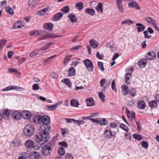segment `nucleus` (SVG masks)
<instances>
[{"instance_id": "f257e3e1", "label": "nucleus", "mask_w": 159, "mask_h": 159, "mask_svg": "<svg viewBox=\"0 0 159 159\" xmlns=\"http://www.w3.org/2000/svg\"><path fill=\"white\" fill-rule=\"evenodd\" d=\"M40 131V133L37 134L35 135L34 138V140L36 142H40L43 140L44 141H48L50 138L49 132L44 130L43 132L42 130L39 129Z\"/></svg>"}, {"instance_id": "f03ea898", "label": "nucleus", "mask_w": 159, "mask_h": 159, "mask_svg": "<svg viewBox=\"0 0 159 159\" xmlns=\"http://www.w3.org/2000/svg\"><path fill=\"white\" fill-rule=\"evenodd\" d=\"M43 125H41L39 127V129L42 130L43 132L44 130L49 132L51 128L49 125L50 123V117L47 116H42L41 122Z\"/></svg>"}, {"instance_id": "7ed1b4c3", "label": "nucleus", "mask_w": 159, "mask_h": 159, "mask_svg": "<svg viewBox=\"0 0 159 159\" xmlns=\"http://www.w3.org/2000/svg\"><path fill=\"white\" fill-rule=\"evenodd\" d=\"M43 35V36L40 37L39 39V40H41L44 39H46L47 38H54L58 37H60V36H57L56 34H49L47 33L44 31H36L35 30V36H40Z\"/></svg>"}, {"instance_id": "20e7f679", "label": "nucleus", "mask_w": 159, "mask_h": 159, "mask_svg": "<svg viewBox=\"0 0 159 159\" xmlns=\"http://www.w3.org/2000/svg\"><path fill=\"white\" fill-rule=\"evenodd\" d=\"M55 145V143L53 141H52L46 144L42 148V152L43 154L45 156L49 155L52 152V148Z\"/></svg>"}, {"instance_id": "39448f33", "label": "nucleus", "mask_w": 159, "mask_h": 159, "mask_svg": "<svg viewBox=\"0 0 159 159\" xmlns=\"http://www.w3.org/2000/svg\"><path fill=\"white\" fill-rule=\"evenodd\" d=\"M34 126L31 124L26 125L23 130L24 135L27 137L32 136L34 134Z\"/></svg>"}, {"instance_id": "423d86ee", "label": "nucleus", "mask_w": 159, "mask_h": 159, "mask_svg": "<svg viewBox=\"0 0 159 159\" xmlns=\"http://www.w3.org/2000/svg\"><path fill=\"white\" fill-rule=\"evenodd\" d=\"M111 81V79H110L107 81L105 79H102L100 82V86L103 88L102 91L105 90L107 88L109 87Z\"/></svg>"}, {"instance_id": "0eeeda50", "label": "nucleus", "mask_w": 159, "mask_h": 159, "mask_svg": "<svg viewBox=\"0 0 159 159\" xmlns=\"http://www.w3.org/2000/svg\"><path fill=\"white\" fill-rule=\"evenodd\" d=\"M83 62L88 71L91 72L93 71V65L91 60L89 59H85Z\"/></svg>"}, {"instance_id": "6e6552de", "label": "nucleus", "mask_w": 159, "mask_h": 159, "mask_svg": "<svg viewBox=\"0 0 159 159\" xmlns=\"http://www.w3.org/2000/svg\"><path fill=\"white\" fill-rule=\"evenodd\" d=\"M11 89H16L17 91H23L25 89L21 87L18 86H10L2 89L3 91H7Z\"/></svg>"}, {"instance_id": "1a4fd4ad", "label": "nucleus", "mask_w": 159, "mask_h": 159, "mask_svg": "<svg viewBox=\"0 0 159 159\" xmlns=\"http://www.w3.org/2000/svg\"><path fill=\"white\" fill-rule=\"evenodd\" d=\"M156 57V53L153 51L147 52L145 55L146 59L148 60H152L155 59Z\"/></svg>"}, {"instance_id": "9d476101", "label": "nucleus", "mask_w": 159, "mask_h": 159, "mask_svg": "<svg viewBox=\"0 0 159 159\" xmlns=\"http://www.w3.org/2000/svg\"><path fill=\"white\" fill-rule=\"evenodd\" d=\"M116 134L115 132L113 134L109 129H106L104 133V136L107 139H111L112 137H115Z\"/></svg>"}, {"instance_id": "9b49d317", "label": "nucleus", "mask_w": 159, "mask_h": 159, "mask_svg": "<svg viewBox=\"0 0 159 159\" xmlns=\"http://www.w3.org/2000/svg\"><path fill=\"white\" fill-rule=\"evenodd\" d=\"M133 70L132 69H128V73L126 74L125 76V81L126 83L128 84L130 83V77L132 76L131 74Z\"/></svg>"}, {"instance_id": "f8f14e48", "label": "nucleus", "mask_w": 159, "mask_h": 159, "mask_svg": "<svg viewBox=\"0 0 159 159\" xmlns=\"http://www.w3.org/2000/svg\"><path fill=\"white\" fill-rule=\"evenodd\" d=\"M123 0H116V4L119 11L121 13H123L124 8L122 4Z\"/></svg>"}, {"instance_id": "ddd939ff", "label": "nucleus", "mask_w": 159, "mask_h": 159, "mask_svg": "<svg viewBox=\"0 0 159 159\" xmlns=\"http://www.w3.org/2000/svg\"><path fill=\"white\" fill-rule=\"evenodd\" d=\"M39 153L36 151L30 152L29 156V159H39Z\"/></svg>"}, {"instance_id": "4468645a", "label": "nucleus", "mask_w": 159, "mask_h": 159, "mask_svg": "<svg viewBox=\"0 0 159 159\" xmlns=\"http://www.w3.org/2000/svg\"><path fill=\"white\" fill-rule=\"evenodd\" d=\"M146 59H142L139 60L138 62V66L141 68H144L148 63Z\"/></svg>"}, {"instance_id": "2eb2a0df", "label": "nucleus", "mask_w": 159, "mask_h": 159, "mask_svg": "<svg viewBox=\"0 0 159 159\" xmlns=\"http://www.w3.org/2000/svg\"><path fill=\"white\" fill-rule=\"evenodd\" d=\"M25 146L26 148L30 149L34 148V145L33 142L30 140H27L25 143Z\"/></svg>"}, {"instance_id": "dca6fc26", "label": "nucleus", "mask_w": 159, "mask_h": 159, "mask_svg": "<svg viewBox=\"0 0 159 159\" xmlns=\"http://www.w3.org/2000/svg\"><path fill=\"white\" fill-rule=\"evenodd\" d=\"M122 94L125 96L128 94L129 92V89L128 86L125 84L122 85L121 87Z\"/></svg>"}, {"instance_id": "f3484780", "label": "nucleus", "mask_w": 159, "mask_h": 159, "mask_svg": "<svg viewBox=\"0 0 159 159\" xmlns=\"http://www.w3.org/2000/svg\"><path fill=\"white\" fill-rule=\"evenodd\" d=\"M30 113L28 111H23L20 114V116H21L24 119H29L31 117Z\"/></svg>"}, {"instance_id": "a211bd4d", "label": "nucleus", "mask_w": 159, "mask_h": 159, "mask_svg": "<svg viewBox=\"0 0 159 159\" xmlns=\"http://www.w3.org/2000/svg\"><path fill=\"white\" fill-rule=\"evenodd\" d=\"M136 25L138 26L136 27L138 32L140 33L143 31L145 29V26L140 23H138L136 24Z\"/></svg>"}, {"instance_id": "6ab92c4d", "label": "nucleus", "mask_w": 159, "mask_h": 159, "mask_svg": "<svg viewBox=\"0 0 159 159\" xmlns=\"http://www.w3.org/2000/svg\"><path fill=\"white\" fill-rule=\"evenodd\" d=\"M24 26L23 22L18 21L13 24V28L14 29L21 28H22Z\"/></svg>"}, {"instance_id": "aec40b11", "label": "nucleus", "mask_w": 159, "mask_h": 159, "mask_svg": "<svg viewBox=\"0 0 159 159\" xmlns=\"http://www.w3.org/2000/svg\"><path fill=\"white\" fill-rule=\"evenodd\" d=\"M11 116L15 120H18L20 118V114L17 111H15L12 113Z\"/></svg>"}, {"instance_id": "412c9836", "label": "nucleus", "mask_w": 159, "mask_h": 159, "mask_svg": "<svg viewBox=\"0 0 159 159\" xmlns=\"http://www.w3.org/2000/svg\"><path fill=\"white\" fill-rule=\"evenodd\" d=\"M137 105L138 107L141 109H144L146 107L145 102L143 100L139 101L137 103Z\"/></svg>"}, {"instance_id": "4be33fe9", "label": "nucleus", "mask_w": 159, "mask_h": 159, "mask_svg": "<svg viewBox=\"0 0 159 159\" xmlns=\"http://www.w3.org/2000/svg\"><path fill=\"white\" fill-rule=\"evenodd\" d=\"M42 116L38 115L34 116L33 118L34 122L36 124H40L41 122Z\"/></svg>"}, {"instance_id": "5701e85b", "label": "nucleus", "mask_w": 159, "mask_h": 159, "mask_svg": "<svg viewBox=\"0 0 159 159\" xmlns=\"http://www.w3.org/2000/svg\"><path fill=\"white\" fill-rule=\"evenodd\" d=\"M128 6L131 7H135L136 9L139 10L140 9V7L138 5L137 3L135 1H131L128 3Z\"/></svg>"}, {"instance_id": "b1692460", "label": "nucleus", "mask_w": 159, "mask_h": 159, "mask_svg": "<svg viewBox=\"0 0 159 159\" xmlns=\"http://www.w3.org/2000/svg\"><path fill=\"white\" fill-rule=\"evenodd\" d=\"M85 12L91 16H93L95 15V12L93 9L90 8H86L85 10Z\"/></svg>"}, {"instance_id": "393cba45", "label": "nucleus", "mask_w": 159, "mask_h": 159, "mask_svg": "<svg viewBox=\"0 0 159 159\" xmlns=\"http://www.w3.org/2000/svg\"><path fill=\"white\" fill-rule=\"evenodd\" d=\"M40 50L37 49L35 50L32 51L30 54V56L31 57L38 56L41 54V53L40 52Z\"/></svg>"}, {"instance_id": "a878e982", "label": "nucleus", "mask_w": 159, "mask_h": 159, "mask_svg": "<svg viewBox=\"0 0 159 159\" xmlns=\"http://www.w3.org/2000/svg\"><path fill=\"white\" fill-rule=\"evenodd\" d=\"M89 43L91 46L94 48H97L98 44V42L94 39L90 40L89 41Z\"/></svg>"}, {"instance_id": "bb28decb", "label": "nucleus", "mask_w": 159, "mask_h": 159, "mask_svg": "<svg viewBox=\"0 0 159 159\" xmlns=\"http://www.w3.org/2000/svg\"><path fill=\"white\" fill-rule=\"evenodd\" d=\"M86 103L87 106H93L94 105V102L93 98H90L86 100Z\"/></svg>"}, {"instance_id": "cd10ccee", "label": "nucleus", "mask_w": 159, "mask_h": 159, "mask_svg": "<svg viewBox=\"0 0 159 159\" xmlns=\"http://www.w3.org/2000/svg\"><path fill=\"white\" fill-rule=\"evenodd\" d=\"M122 25H131L133 24V21L129 19H126L122 21L121 23Z\"/></svg>"}, {"instance_id": "c85d7f7f", "label": "nucleus", "mask_w": 159, "mask_h": 159, "mask_svg": "<svg viewBox=\"0 0 159 159\" xmlns=\"http://www.w3.org/2000/svg\"><path fill=\"white\" fill-rule=\"evenodd\" d=\"M63 16V14L60 12H58L55 14L54 16L53 19L54 21H57L59 20Z\"/></svg>"}, {"instance_id": "c756f323", "label": "nucleus", "mask_w": 159, "mask_h": 159, "mask_svg": "<svg viewBox=\"0 0 159 159\" xmlns=\"http://www.w3.org/2000/svg\"><path fill=\"white\" fill-rule=\"evenodd\" d=\"M10 111L9 110L6 109L4 110L3 113V116H2V118H3L5 119H8L10 115Z\"/></svg>"}, {"instance_id": "7c9ffc66", "label": "nucleus", "mask_w": 159, "mask_h": 159, "mask_svg": "<svg viewBox=\"0 0 159 159\" xmlns=\"http://www.w3.org/2000/svg\"><path fill=\"white\" fill-rule=\"evenodd\" d=\"M68 17L72 22H76L77 20V17L74 14H69L68 16Z\"/></svg>"}, {"instance_id": "2f4dec72", "label": "nucleus", "mask_w": 159, "mask_h": 159, "mask_svg": "<svg viewBox=\"0 0 159 159\" xmlns=\"http://www.w3.org/2000/svg\"><path fill=\"white\" fill-rule=\"evenodd\" d=\"M157 103L155 100L150 101L149 103V105L151 109H155L157 106Z\"/></svg>"}, {"instance_id": "473e14b6", "label": "nucleus", "mask_w": 159, "mask_h": 159, "mask_svg": "<svg viewBox=\"0 0 159 159\" xmlns=\"http://www.w3.org/2000/svg\"><path fill=\"white\" fill-rule=\"evenodd\" d=\"M75 72V70L74 67H71L70 68L68 71V74L69 76H73Z\"/></svg>"}, {"instance_id": "72a5a7b5", "label": "nucleus", "mask_w": 159, "mask_h": 159, "mask_svg": "<svg viewBox=\"0 0 159 159\" xmlns=\"http://www.w3.org/2000/svg\"><path fill=\"white\" fill-rule=\"evenodd\" d=\"M70 105L72 107H78L79 105V102L75 99H71L70 101Z\"/></svg>"}, {"instance_id": "f704fd0d", "label": "nucleus", "mask_w": 159, "mask_h": 159, "mask_svg": "<svg viewBox=\"0 0 159 159\" xmlns=\"http://www.w3.org/2000/svg\"><path fill=\"white\" fill-rule=\"evenodd\" d=\"M96 9L98 12H100L101 13H102L103 10L102 3L101 2L98 3Z\"/></svg>"}, {"instance_id": "c9c22d12", "label": "nucleus", "mask_w": 159, "mask_h": 159, "mask_svg": "<svg viewBox=\"0 0 159 159\" xmlns=\"http://www.w3.org/2000/svg\"><path fill=\"white\" fill-rule=\"evenodd\" d=\"M48 10V7L45 8L39 11L38 12V14L39 16H43L46 14Z\"/></svg>"}, {"instance_id": "e433bc0d", "label": "nucleus", "mask_w": 159, "mask_h": 159, "mask_svg": "<svg viewBox=\"0 0 159 159\" xmlns=\"http://www.w3.org/2000/svg\"><path fill=\"white\" fill-rule=\"evenodd\" d=\"M53 24L51 23L45 24L44 25V28L48 30H52L53 27Z\"/></svg>"}, {"instance_id": "4c0bfd02", "label": "nucleus", "mask_w": 159, "mask_h": 159, "mask_svg": "<svg viewBox=\"0 0 159 159\" xmlns=\"http://www.w3.org/2000/svg\"><path fill=\"white\" fill-rule=\"evenodd\" d=\"M83 4L82 2H78L76 3L75 5V7L79 10L80 11L83 9Z\"/></svg>"}, {"instance_id": "58836bf2", "label": "nucleus", "mask_w": 159, "mask_h": 159, "mask_svg": "<svg viewBox=\"0 0 159 159\" xmlns=\"http://www.w3.org/2000/svg\"><path fill=\"white\" fill-rule=\"evenodd\" d=\"M129 92L132 97H134L136 96V90L135 89L132 88L129 90Z\"/></svg>"}, {"instance_id": "ea45409f", "label": "nucleus", "mask_w": 159, "mask_h": 159, "mask_svg": "<svg viewBox=\"0 0 159 159\" xmlns=\"http://www.w3.org/2000/svg\"><path fill=\"white\" fill-rule=\"evenodd\" d=\"M57 151L58 154L61 156L64 155L65 153L64 149L62 147L59 148Z\"/></svg>"}, {"instance_id": "a19ab883", "label": "nucleus", "mask_w": 159, "mask_h": 159, "mask_svg": "<svg viewBox=\"0 0 159 159\" xmlns=\"http://www.w3.org/2000/svg\"><path fill=\"white\" fill-rule=\"evenodd\" d=\"M144 20L148 23L152 25L154 22V20L152 18L149 17H145Z\"/></svg>"}, {"instance_id": "79ce46f5", "label": "nucleus", "mask_w": 159, "mask_h": 159, "mask_svg": "<svg viewBox=\"0 0 159 159\" xmlns=\"http://www.w3.org/2000/svg\"><path fill=\"white\" fill-rule=\"evenodd\" d=\"M62 81L65 83L69 88L71 87V83L68 79H64L62 80Z\"/></svg>"}, {"instance_id": "37998d69", "label": "nucleus", "mask_w": 159, "mask_h": 159, "mask_svg": "<svg viewBox=\"0 0 159 159\" xmlns=\"http://www.w3.org/2000/svg\"><path fill=\"white\" fill-rule=\"evenodd\" d=\"M6 10L7 12H8L10 14L12 15L14 14V11L9 6L6 7Z\"/></svg>"}, {"instance_id": "c03bdc74", "label": "nucleus", "mask_w": 159, "mask_h": 159, "mask_svg": "<svg viewBox=\"0 0 159 159\" xmlns=\"http://www.w3.org/2000/svg\"><path fill=\"white\" fill-rule=\"evenodd\" d=\"M56 108L54 105L52 106H46L45 107V109L49 111H53Z\"/></svg>"}, {"instance_id": "a18cd8bd", "label": "nucleus", "mask_w": 159, "mask_h": 159, "mask_svg": "<svg viewBox=\"0 0 159 159\" xmlns=\"http://www.w3.org/2000/svg\"><path fill=\"white\" fill-rule=\"evenodd\" d=\"M98 94L100 99L102 102H104L105 101V96L103 93L102 92H99Z\"/></svg>"}, {"instance_id": "49530a36", "label": "nucleus", "mask_w": 159, "mask_h": 159, "mask_svg": "<svg viewBox=\"0 0 159 159\" xmlns=\"http://www.w3.org/2000/svg\"><path fill=\"white\" fill-rule=\"evenodd\" d=\"M133 137L135 139L139 141H140L142 139V136L140 134H134L133 135Z\"/></svg>"}, {"instance_id": "de8ad7c7", "label": "nucleus", "mask_w": 159, "mask_h": 159, "mask_svg": "<svg viewBox=\"0 0 159 159\" xmlns=\"http://www.w3.org/2000/svg\"><path fill=\"white\" fill-rule=\"evenodd\" d=\"M99 123L101 125H106L108 124V121L105 119L102 118L99 121Z\"/></svg>"}, {"instance_id": "09e8293b", "label": "nucleus", "mask_w": 159, "mask_h": 159, "mask_svg": "<svg viewBox=\"0 0 159 159\" xmlns=\"http://www.w3.org/2000/svg\"><path fill=\"white\" fill-rule=\"evenodd\" d=\"M48 49V48L47 46L45 45L41 48L38 49V50H40V52H41L42 54V53H44V51L47 50Z\"/></svg>"}, {"instance_id": "8fccbe9b", "label": "nucleus", "mask_w": 159, "mask_h": 159, "mask_svg": "<svg viewBox=\"0 0 159 159\" xmlns=\"http://www.w3.org/2000/svg\"><path fill=\"white\" fill-rule=\"evenodd\" d=\"M98 65L100 70H101L102 71L104 70V68L103 67V64L102 62L98 61Z\"/></svg>"}, {"instance_id": "3c124183", "label": "nucleus", "mask_w": 159, "mask_h": 159, "mask_svg": "<svg viewBox=\"0 0 159 159\" xmlns=\"http://www.w3.org/2000/svg\"><path fill=\"white\" fill-rule=\"evenodd\" d=\"M6 42V39L0 40V50L3 48Z\"/></svg>"}, {"instance_id": "603ef678", "label": "nucleus", "mask_w": 159, "mask_h": 159, "mask_svg": "<svg viewBox=\"0 0 159 159\" xmlns=\"http://www.w3.org/2000/svg\"><path fill=\"white\" fill-rule=\"evenodd\" d=\"M120 127L127 132L129 131L128 127L123 124H120Z\"/></svg>"}, {"instance_id": "864d4df0", "label": "nucleus", "mask_w": 159, "mask_h": 159, "mask_svg": "<svg viewBox=\"0 0 159 159\" xmlns=\"http://www.w3.org/2000/svg\"><path fill=\"white\" fill-rule=\"evenodd\" d=\"M61 11H63L65 13H68L69 11V7L68 6H66L63 7Z\"/></svg>"}, {"instance_id": "5fc2aeb1", "label": "nucleus", "mask_w": 159, "mask_h": 159, "mask_svg": "<svg viewBox=\"0 0 159 159\" xmlns=\"http://www.w3.org/2000/svg\"><path fill=\"white\" fill-rule=\"evenodd\" d=\"M72 57V55H66L64 58V64H66L70 61Z\"/></svg>"}, {"instance_id": "6e6d98bb", "label": "nucleus", "mask_w": 159, "mask_h": 159, "mask_svg": "<svg viewBox=\"0 0 159 159\" xmlns=\"http://www.w3.org/2000/svg\"><path fill=\"white\" fill-rule=\"evenodd\" d=\"M36 0H30L29 3V6L31 7H34L36 4Z\"/></svg>"}, {"instance_id": "4d7b16f0", "label": "nucleus", "mask_w": 159, "mask_h": 159, "mask_svg": "<svg viewBox=\"0 0 159 159\" xmlns=\"http://www.w3.org/2000/svg\"><path fill=\"white\" fill-rule=\"evenodd\" d=\"M111 88L115 92L117 91V89L115 85V81L114 80H112L111 83Z\"/></svg>"}, {"instance_id": "13d9d810", "label": "nucleus", "mask_w": 159, "mask_h": 159, "mask_svg": "<svg viewBox=\"0 0 159 159\" xmlns=\"http://www.w3.org/2000/svg\"><path fill=\"white\" fill-rule=\"evenodd\" d=\"M96 57L99 59L102 60L103 59L104 57L103 54L102 53H99V52H98L96 53Z\"/></svg>"}, {"instance_id": "bf43d9fd", "label": "nucleus", "mask_w": 159, "mask_h": 159, "mask_svg": "<svg viewBox=\"0 0 159 159\" xmlns=\"http://www.w3.org/2000/svg\"><path fill=\"white\" fill-rule=\"evenodd\" d=\"M56 56V55H55L54 56H52L46 58L44 61V62H45V65H46L47 64V63L48 62L50 61L52 58H53Z\"/></svg>"}, {"instance_id": "052dcab7", "label": "nucleus", "mask_w": 159, "mask_h": 159, "mask_svg": "<svg viewBox=\"0 0 159 159\" xmlns=\"http://www.w3.org/2000/svg\"><path fill=\"white\" fill-rule=\"evenodd\" d=\"M141 145L142 147L145 148H147L148 146V143L145 141H142L141 142Z\"/></svg>"}, {"instance_id": "680f3d73", "label": "nucleus", "mask_w": 159, "mask_h": 159, "mask_svg": "<svg viewBox=\"0 0 159 159\" xmlns=\"http://www.w3.org/2000/svg\"><path fill=\"white\" fill-rule=\"evenodd\" d=\"M127 105L131 107H133L135 106V103L133 100H129L128 101Z\"/></svg>"}, {"instance_id": "e2e57ef3", "label": "nucleus", "mask_w": 159, "mask_h": 159, "mask_svg": "<svg viewBox=\"0 0 159 159\" xmlns=\"http://www.w3.org/2000/svg\"><path fill=\"white\" fill-rule=\"evenodd\" d=\"M59 145L61 146L62 147H64V148H67V144L66 142L65 141H63L62 142H59Z\"/></svg>"}, {"instance_id": "0e129e2a", "label": "nucleus", "mask_w": 159, "mask_h": 159, "mask_svg": "<svg viewBox=\"0 0 159 159\" xmlns=\"http://www.w3.org/2000/svg\"><path fill=\"white\" fill-rule=\"evenodd\" d=\"M143 33L144 34V37L145 38H147L148 39H149L151 37V35H149L148 34V32L147 31H145L143 32Z\"/></svg>"}, {"instance_id": "69168bd1", "label": "nucleus", "mask_w": 159, "mask_h": 159, "mask_svg": "<svg viewBox=\"0 0 159 159\" xmlns=\"http://www.w3.org/2000/svg\"><path fill=\"white\" fill-rule=\"evenodd\" d=\"M68 129H62L61 130V134L64 137L65 136L67 132Z\"/></svg>"}, {"instance_id": "338daca9", "label": "nucleus", "mask_w": 159, "mask_h": 159, "mask_svg": "<svg viewBox=\"0 0 159 159\" xmlns=\"http://www.w3.org/2000/svg\"><path fill=\"white\" fill-rule=\"evenodd\" d=\"M74 121L77 124V125L79 126H80L81 125L84 124V121L83 120H75Z\"/></svg>"}, {"instance_id": "774afa93", "label": "nucleus", "mask_w": 159, "mask_h": 159, "mask_svg": "<svg viewBox=\"0 0 159 159\" xmlns=\"http://www.w3.org/2000/svg\"><path fill=\"white\" fill-rule=\"evenodd\" d=\"M33 89L34 90H37L39 89V86L38 84H35L32 86Z\"/></svg>"}]
</instances>
